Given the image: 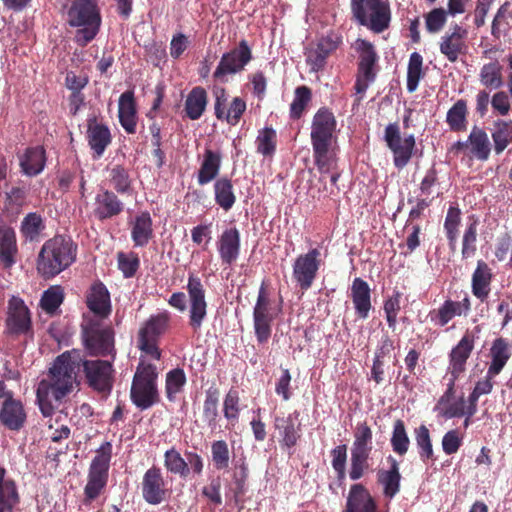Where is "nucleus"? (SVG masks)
I'll use <instances>...</instances> for the list:
<instances>
[{"instance_id": "f257e3e1", "label": "nucleus", "mask_w": 512, "mask_h": 512, "mask_svg": "<svg viewBox=\"0 0 512 512\" xmlns=\"http://www.w3.org/2000/svg\"><path fill=\"white\" fill-rule=\"evenodd\" d=\"M81 361L82 351H65L54 360L49 369L48 379L39 382L36 399L44 417L53 414V401L60 402L73 391L77 384V371L81 368Z\"/></svg>"}, {"instance_id": "f03ea898", "label": "nucleus", "mask_w": 512, "mask_h": 512, "mask_svg": "<svg viewBox=\"0 0 512 512\" xmlns=\"http://www.w3.org/2000/svg\"><path fill=\"white\" fill-rule=\"evenodd\" d=\"M337 121L333 112L327 107L317 110L311 124V144L313 158L321 174L329 173L332 169V143L335 139Z\"/></svg>"}, {"instance_id": "7ed1b4c3", "label": "nucleus", "mask_w": 512, "mask_h": 512, "mask_svg": "<svg viewBox=\"0 0 512 512\" xmlns=\"http://www.w3.org/2000/svg\"><path fill=\"white\" fill-rule=\"evenodd\" d=\"M76 256L77 244L72 238L56 235L43 244L37 259V270L44 278H52L70 267Z\"/></svg>"}, {"instance_id": "20e7f679", "label": "nucleus", "mask_w": 512, "mask_h": 512, "mask_svg": "<svg viewBox=\"0 0 512 512\" xmlns=\"http://www.w3.org/2000/svg\"><path fill=\"white\" fill-rule=\"evenodd\" d=\"M102 18L95 0H72L67 10V23L77 28L75 41L81 47L90 43L99 33Z\"/></svg>"}, {"instance_id": "39448f33", "label": "nucleus", "mask_w": 512, "mask_h": 512, "mask_svg": "<svg viewBox=\"0 0 512 512\" xmlns=\"http://www.w3.org/2000/svg\"><path fill=\"white\" fill-rule=\"evenodd\" d=\"M81 340L88 355L108 357L114 361L116 356L115 332L105 320L82 318L80 324Z\"/></svg>"}, {"instance_id": "423d86ee", "label": "nucleus", "mask_w": 512, "mask_h": 512, "mask_svg": "<svg viewBox=\"0 0 512 512\" xmlns=\"http://www.w3.org/2000/svg\"><path fill=\"white\" fill-rule=\"evenodd\" d=\"M112 449L111 442L105 441L96 450V456L89 466L87 483L84 487V505H90L105 491L109 478Z\"/></svg>"}, {"instance_id": "0eeeda50", "label": "nucleus", "mask_w": 512, "mask_h": 512, "mask_svg": "<svg viewBox=\"0 0 512 512\" xmlns=\"http://www.w3.org/2000/svg\"><path fill=\"white\" fill-rule=\"evenodd\" d=\"M157 378L158 372L154 364L139 363L133 377L130 398L140 410H146L159 401Z\"/></svg>"}, {"instance_id": "6e6552de", "label": "nucleus", "mask_w": 512, "mask_h": 512, "mask_svg": "<svg viewBox=\"0 0 512 512\" xmlns=\"http://www.w3.org/2000/svg\"><path fill=\"white\" fill-rule=\"evenodd\" d=\"M351 12L355 20L374 33L389 28L391 9L388 0H351Z\"/></svg>"}, {"instance_id": "1a4fd4ad", "label": "nucleus", "mask_w": 512, "mask_h": 512, "mask_svg": "<svg viewBox=\"0 0 512 512\" xmlns=\"http://www.w3.org/2000/svg\"><path fill=\"white\" fill-rule=\"evenodd\" d=\"M279 310L273 306L266 285L263 282L259 288L256 304L253 309L254 331L258 343H266L271 337L272 323Z\"/></svg>"}, {"instance_id": "9d476101", "label": "nucleus", "mask_w": 512, "mask_h": 512, "mask_svg": "<svg viewBox=\"0 0 512 512\" xmlns=\"http://www.w3.org/2000/svg\"><path fill=\"white\" fill-rule=\"evenodd\" d=\"M186 290L189 302L188 323L194 332H198L207 317L206 289L199 276L189 273Z\"/></svg>"}, {"instance_id": "9b49d317", "label": "nucleus", "mask_w": 512, "mask_h": 512, "mask_svg": "<svg viewBox=\"0 0 512 512\" xmlns=\"http://www.w3.org/2000/svg\"><path fill=\"white\" fill-rule=\"evenodd\" d=\"M323 263L322 254L318 248L309 249L296 257L292 266V276L302 291L312 287Z\"/></svg>"}, {"instance_id": "f8f14e48", "label": "nucleus", "mask_w": 512, "mask_h": 512, "mask_svg": "<svg viewBox=\"0 0 512 512\" xmlns=\"http://www.w3.org/2000/svg\"><path fill=\"white\" fill-rule=\"evenodd\" d=\"M5 334L14 338L33 335L31 312L24 300L18 296H12L8 300Z\"/></svg>"}, {"instance_id": "ddd939ff", "label": "nucleus", "mask_w": 512, "mask_h": 512, "mask_svg": "<svg viewBox=\"0 0 512 512\" xmlns=\"http://www.w3.org/2000/svg\"><path fill=\"white\" fill-rule=\"evenodd\" d=\"M112 362L102 359L88 360L82 354L81 367L89 387L100 393H110L114 381Z\"/></svg>"}, {"instance_id": "4468645a", "label": "nucleus", "mask_w": 512, "mask_h": 512, "mask_svg": "<svg viewBox=\"0 0 512 512\" xmlns=\"http://www.w3.org/2000/svg\"><path fill=\"white\" fill-rule=\"evenodd\" d=\"M384 141L393 154L394 166L403 169L411 160L416 146L414 135L401 137L398 122L390 123L384 131Z\"/></svg>"}, {"instance_id": "2eb2a0df", "label": "nucleus", "mask_w": 512, "mask_h": 512, "mask_svg": "<svg viewBox=\"0 0 512 512\" xmlns=\"http://www.w3.org/2000/svg\"><path fill=\"white\" fill-rule=\"evenodd\" d=\"M356 44V50L359 53V62L354 88L356 93L364 94L369 84L376 78L375 66L378 61V55L371 42L358 39Z\"/></svg>"}, {"instance_id": "dca6fc26", "label": "nucleus", "mask_w": 512, "mask_h": 512, "mask_svg": "<svg viewBox=\"0 0 512 512\" xmlns=\"http://www.w3.org/2000/svg\"><path fill=\"white\" fill-rule=\"evenodd\" d=\"M253 59L252 49L247 40L242 39L238 45L224 53L213 73L215 79L224 81L227 75L237 74Z\"/></svg>"}, {"instance_id": "f3484780", "label": "nucleus", "mask_w": 512, "mask_h": 512, "mask_svg": "<svg viewBox=\"0 0 512 512\" xmlns=\"http://www.w3.org/2000/svg\"><path fill=\"white\" fill-rule=\"evenodd\" d=\"M141 493L150 505H159L170 496V489L159 467L152 466L146 470L142 477Z\"/></svg>"}, {"instance_id": "a211bd4d", "label": "nucleus", "mask_w": 512, "mask_h": 512, "mask_svg": "<svg viewBox=\"0 0 512 512\" xmlns=\"http://www.w3.org/2000/svg\"><path fill=\"white\" fill-rule=\"evenodd\" d=\"M85 303L89 313H84L82 318L106 320L112 313L110 292L101 281L90 286L86 292Z\"/></svg>"}, {"instance_id": "6ab92c4d", "label": "nucleus", "mask_w": 512, "mask_h": 512, "mask_svg": "<svg viewBox=\"0 0 512 512\" xmlns=\"http://www.w3.org/2000/svg\"><path fill=\"white\" fill-rule=\"evenodd\" d=\"M467 36L468 31L466 28L459 24H454L452 28L445 32L440 38L439 50L441 54H443L449 62H457L461 55L467 54Z\"/></svg>"}, {"instance_id": "aec40b11", "label": "nucleus", "mask_w": 512, "mask_h": 512, "mask_svg": "<svg viewBox=\"0 0 512 512\" xmlns=\"http://www.w3.org/2000/svg\"><path fill=\"white\" fill-rule=\"evenodd\" d=\"M471 311V300L467 294L461 301L447 299L437 309L429 312L428 318L438 327L446 326L456 316H467Z\"/></svg>"}, {"instance_id": "412c9836", "label": "nucleus", "mask_w": 512, "mask_h": 512, "mask_svg": "<svg viewBox=\"0 0 512 512\" xmlns=\"http://www.w3.org/2000/svg\"><path fill=\"white\" fill-rule=\"evenodd\" d=\"M474 344L475 336L466 331L449 353L448 375L460 377L466 371V363L474 349Z\"/></svg>"}, {"instance_id": "4be33fe9", "label": "nucleus", "mask_w": 512, "mask_h": 512, "mask_svg": "<svg viewBox=\"0 0 512 512\" xmlns=\"http://www.w3.org/2000/svg\"><path fill=\"white\" fill-rule=\"evenodd\" d=\"M341 43L342 37L333 31L321 37L316 48L307 55V63L311 70L314 72L322 70L329 55L336 51Z\"/></svg>"}, {"instance_id": "5701e85b", "label": "nucleus", "mask_w": 512, "mask_h": 512, "mask_svg": "<svg viewBox=\"0 0 512 512\" xmlns=\"http://www.w3.org/2000/svg\"><path fill=\"white\" fill-rule=\"evenodd\" d=\"M124 211V203L115 192L101 190L94 199L93 215L99 221H105L117 217Z\"/></svg>"}, {"instance_id": "b1692460", "label": "nucleus", "mask_w": 512, "mask_h": 512, "mask_svg": "<svg viewBox=\"0 0 512 512\" xmlns=\"http://www.w3.org/2000/svg\"><path fill=\"white\" fill-rule=\"evenodd\" d=\"M240 232L236 227L225 229L217 241V250L222 264L232 265L240 255Z\"/></svg>"}, {"instance_id": "393cba45", "label": "nucleus", "mask_w": 512, "mask_h": 512, "mask_svg": "<svg viewBox=\"0 0 512 512\" xmlns=\"http://www.w3.org/2000/svg\"><path fill=\"white\" fill-rule=\"evenodd\" d=\"M493 279L492 268L484 260H478L471 276V291L480 302H485L488 299Z\"/></svg>"}, {"instance_id": "a878e982", "label": "nucleus", "mask_w": 512, "mask_h": 512, "mask_svg": "<svg viewBox=\"0 0 512 512\" xmlns=\"http://www.w3.org/2000/svg\"><path fill=\"white\" fill-rule=\"evenodd\" d=\"M27 414L20 400H4L0 409V424L14 432L20 431L26 424Z\"/></svg>"}, {"instance_id": "bb28decb", "label": "nucleus", "mask_w": 512, "mask_h": 512, "mask_svg": "<svg viewBox=\"0 0 512 512\" xmlns=\"http://www.w3.org/2000/svg\"><path fill=\"white\" fill-rule=\"evenodd\" d=\"M345 512H377V504L363 484L350 487Z\"/></svg>"}, {"instance_id": "cd10ccee", "label": "nucleus", "mask_w": 512, "mask_h": 512, "mask_svg": "<svg viewBox=\"0 0 512 512\" xmlns=\"http://www.w3.org/2000/svg\"><path fill=\"white\" fill-rule=\"evenodd\" d=\"M299 412L294 411L287 417H276L274 426L279 431L281 443L287 448L294 447L301 437V422Z\"/></svg>"}, {"instance_id": "c85d7f7f", "label": "nucleus", "mask_w": 512, "mask_h": 512, "mask_svg": "<svg viewBox=\"0 0 512 512\" xmlns=\"http://www.w3.org/2000/svg\"><path fill=\"white\" fill-rule=\"evenodd\" d=\"M87 140L94 157L99 158L110 145L112 138L109 128L98 123L96 117H92L87 120Z\"/></svg>"}, {"instance_id": "c756f323", "label": "nucleus", "mask_w": 512, "mask_h": 512, "mask_svg": "<svg viewBox=\"0 0 512 512\" xmlns=\"http://www.w3.org/2000/svg\"><path fill=\"white\" fill-rule=\"evenodd\" d=\"M350 296L357 316L361 319L368 318L372 308L369 284L360 277L354 278L351 285Z\"/></svg>"}, {"instance_id": "7c9ffc66", "label": "nucleus", "mask_w": 512, "mask_h": 512, "mask_svg": "<svg viewBox=\"0 0 512 512\" xmlns=\"http://www.w3.org/2000/svg\"><path fill=\"white\" fill-rule=\"evenodd\" d=\"M119 122L128 134L136 132L137 110L133 91H125L121 94L118 104Z\"/></svg>"}, {"instance_id": "2f4dec72", "label": "nucleus", "mask_w": 512, "mask_h": 512, "mask_svg": "<svg viewBox=\"0 0 512 512\" xmlns=\"http://www.w3.org/2000/svg\"><path fill=\"white\" fill-rule=\"evenodd\" d=\"M387 461L390 464L388 470H379L377 473L378 483L383 487L385 497L392 499L400 491L401 474L399 464L393 456H388Z\"/></svg>"}, {"instance_id": "473e14b6", "label": "nucleus", "mask_w": 512, "mask_h": 512, "mask_svg": "<svg viewBox=\"0 0 512 512\" xmlns=\"http://www.w3.org/2000/svg\"><path fill=\"white\" fill-rule=\"evenodd\" d=\"M491 362L488 366V378H493L501 373L507 362L511 358L509 343L506 339L496 338L490 348Z\"/></svg>"}, {"instance_id": "72a5a7b5", "label": "nucleus", "mask_w": 512, "mask_h": 512, "mask_svg": "<svg viewBox=\"0 0 512 512\" xmlns=\"http://www.w3.org/2000/svg\"><path fill=\"white\" fill-rule=\"evenodd\" d=\"M207 104V91L201 86L193 87L185 99L183 110L185 117L193 121L200 119L206 110Z\"/></svg>"}, {"instance_id": "f704fd0d", "label": "nucleus", "mask_w": 512, "mask_h": 512, "mask_svg": "<svg viewBox=\"0 0 512 512\" xmlns=\"http://www.w3.org/2000/svg\"><path fill=\"white\" fill-rule=\"evenodd\" d=\"M153 237V221L147 211L138 214L131 226V238L134 246L144 247Z\"/></svg>"}, {"instance_id": "c9c22d12", "label": "nucleus", "mask_w": 512, "mask_h": 512, "mask_svg": "<svg viewBox=\"0 0 512 512\" xmlns=\"http://www.w3.org/2000/svg\"><path fill=\"white\" fill-rule=\"evenodd\" d=\"M45 162V150L40 146L27 148L20 157L22 172L28 176H36L41 173Z\"/></svg>"}, {"instance_id": "e433bc0d", "label": "nucleus", "mask_w": 512, "mask_h": 512, "mask_svg": "<svg viewBox=\"0 0 512 512\" xmlns=\"http://www.w3.org/2000/svg\"><path fill=\"white\" fill-rule=\"evenodd\" d=\"M171 315L168 311L150 316L140 328L138 336L158 340L168 329Z\"/></svg>"}, {"instance_id": "4c0bfd02", "label": "nucleus", "mask_w": 512, "mask_h": 512, "mask_svg": "<svg viewBox=\"0 0 512 512\" xmlns=\"http://www.w3.org/2000/svg\"><path fill=\"white\" fill-rule=\"evenodd\" d=\"M221 167V154L211 149H206L198 171L199 185H206L214 180Z\"/></svg>"}, {"instance_id": "58836bf2", "label": "nucleus", "mask_w": 512, "mask_h": 512, "mask_svg": "<svg viewBox=\"0 0 512 512\" xmlns=\"http://www.w3.org/2000/svg\"><path fill=\"white\" fill-rule=\"evenodd\" d=\"M470 153L481 161H486L491 152V144L487 133L482 128L474 126L468 136Z\"/></svg>"}, {"instance_id": "ea45409f", "label": "nucleus", "mask_w": 512, "mask_h": 512, "mask_svg": "<svg viewBox=\"0 0 512 512\" xmlns=\"http://www.w3.org/2000/svg\"><path fill=\"white\" fill-rule=\"evenodd\" d=\"M5 469L0 467V512H13L19 502L15 483L5 480Z\"/></svg>"}, {"instance_id": "a19ab883", "label": "nucleus", "mask_w": 512, "mask_h": 512, "mask_svg": "<svg viewBox=\"0 0 512 512\" xmlns=\"http://www.w3.org/2000/svg\"><path fill=\"white\" fill-rule=\"evenodd\" d=\"M467 102L464 99L457 100L446 114V123L453 132H462L467 129Z\"/></svg>"}, {"instance_id": "79ce46f5", "label": "nucleus", "mask_w": 512, "mask_h": 512, "mask_svg": "<svg viewBox=\"0 0 512 512\" xmlns=\"http://www.w3.org/2000/svg\"><path fill=\"white\" fill-rule=\"evenodd\" d=\"M215 202L225 211L230 210L236 202L232 181L226 177L214 183Z\"/></svg>"}, {"instance_id": "37998d69", "label": "nucleus", "mask_w": 512, "mask_h": 512, "mask_svg": "<svg viewBox=\"0 0 512 512\" xmlns=\"http://www.w3.org/2000/svg\"><path fill=\"white\" fill-rule=\"evenodd\" d=\"M223 415L227 420V428H234L238 422L241 412L240 397L236 389L231 388L223 400Z\"/></svg>"}, {"instance_id": "c03bdc74", "label": "nucleus", "mask_w": 512, "mask_h": 512, "mask_svg": "<svg viewBox=\"0 0 512 512\" xmlns=\"http://www.w3.org/2000/svg\"><path fill=\"white\" fill-rule=\"evenodd\" d=\"M512 19L511 3L504 2L497 10L491 24V35L499 40L502 35L506 34L510 28V20Z\"/></svg>"}, {"instance_id": "a18cd8bd", "label": "nucleus", "mask_w": 512, "mask_h": 512, "mask_svg": "<svg viewBox=\"0 0 512 512\" xmlns=\"http://www.w3.org/2000/svg\"><path fill=\"white\" fill-rule=\"evenodd\" d=\"M219 398L220 391L217 387L211 386L205 391L203 418L212 429L217 425Z\"/></svg>"}, {"instance_id": "49530a36", "label": "nucleus", "mask_w": 512, "mask_h": 512, "mask_svg": "<svg viewBox=\"0 0 512 512\" xmlns=\"http://www.w3.org/2000/svg\"><path fill=\"white\" fill-rule=\"evenodd\" d=\"M480 83L489 89H499L503 86L502 66L498 61L484 64L479 73Z\"/></svg>"}, {"instance_id": "de8ad7c7", "label": "nucleus", "mask_w": 512, "mask_h": 512, "mask_svg": "<svg viewBox=\"0 0 512 512\" xmlns=\"http://www.w3.org/2000/svg\"><path fill=\"white\" fill-rule=\"evenodd\" d=\"M492 139L496 154H501L512 142V121H495Z\"/></svg>"}, {"instance_id": "09e8293b", "label": "nucleus", "mask_w": 512, "mask_h": 512, "mask_svg": "<svg viewBox=\"0 0 512 512\" xmlns=\"http://www.w3.org/2000/svg\"><path fill=\"white\" fill-rule=\"evenodd\" d=\"M424 76L423 57L418 52H413L409 57L407 67L406 87L409 93H413L417 90L419 82Z\"/></svg>"}, {"instance_id": "8fccbe9b", "label": "nucleus", "mask_w": 512, "mask_h": 512, "mask_svg": "<svg viewBox=\"0 0 512 512\" xmlns=\"http://www.w3.org/2000/svg\"><path fill=\"white\" fill-rule=\"evenodd\" d=\"M311 100V89L306 85L298 86L294 91V98L290 104V118L294 120L300 119Z\"/></svg>"}, {"instance_id": "3c124183", "label": "nucleus", "mask_w": 512, "mask_h": 512, "mask_svg": "<svg viewBox=\"0 0 512 512\" xmlns=\"http://www.w3.org/2000/svg\"><path fill=\"white\" fill-rule=\"evenodd\" d=\"M390 443L393 451L399 456H403L408 452L410 439L403 420L397 419L394 422Z\"/></svg>"}, {"instance_id": "603ef678", "label": "nucleus", "mask_w": 512, "mask_h": 512, "mask_svg": "<svg viewBox=\"0 0 512 512\" xmlns=\"http://www.w3.org/2000/svg\"><path fill=\"white\" fill-rule=\"evenodd\" d=\"M109 181L119 194H129L131 191V178L128 170L122 165H114L108 170Z\"/></svg>"}, {"instance_id": "864d4df0", "label": "nucleus", "mask_w": 512, "mask_h": 512, "mask_svg": "<svg viewBox=\"0 0 512 512\" xmlns=\"http://www.w3.org/2000/svg\"><path fill=\"white\" fill-rule=\"evenodd\" d=\"M164 466L168 472L179 475L182 478H186L189 475L188 463L174 447L165 452Z\"/></svg>"}, {"instance_id": "5fc2aeb1", "label": "nucleus", "mask_w": 512, "mask_h": 512, "mask_svg": "<svg viewBox=\"0 0 512 512\" xmlns=\"http://www.w3.org/2000/svg\"><path fill=\"white\" fill-rule=\"evenodd\" d=\"M257 152L264 157H271L276 151L277 134L272 127H265L258 132L256 138Z\"/></svg>"}, {"instance_id": "6e6d98bb", "label": "nucleus", "mask_w": 512, "mask_h": 512, "mask_svg": "<svg viewBox=\"0 0 512 512\" xmlns=\"http://www.w3.org/2000/svg\"><path fill=\"white\" fill-rule=\"evenodd\" d=\"M371 452L351 450L349 477L353 481L361 479L369 470Z\"/></svg>"}, {"instance_id": "4d7b16f0", "label": "nucleus", "mask_w": 512, "mask_h": 512, "mask_svg": "<svg viewBox=\"0 0 512 512\" xmlns=\"http://www.w3.org/2000/svg\"><path fill=\"white\" fill-rule=\"evenodd\" d=\"M478 225L479 220L476 217H469V222L466 225L462 240V257L465 259L472 257L477 250L476 242Z\"/></svg>"}, {"instance_id": "13d9d810", "label": "nucleus", "mask_w": 512, "mask_h": 512, "mask_svg": "<svg viewBox=\"0 0 512 512\" xmlns=\"http://www.w3.org/2000/svg\"><path fill=\"white\" fill-rule=\"evenodd\" d=\"M186 381L185 372L181 368L172 369L166 374L165 391L170 401H173L175 396L182 391Z\"/></svg>"}, {"instance_id": "bf43d9fd", "label": "nucleus", "mask_w": 512, "mask_h": 512, "mask_svg": "<svg viewBox=\"0 0 512 512\" xmlns=\"http://www.w3.org/2000/svg\"><path fill=\"white\" fill-rule=\"evenodd\" d=\"M416 445L419 449V457L423 462L433 460V446L429 429L424 425H420L415 429Z\"/></svg>"}, {"instance_id": "052dcab7", "label": "nucleus", "mask_w": 512, "mask_h": 512, "mask_svg": "<svg viewBox=\"0 0 512 512\" xmlns=\"http://www.w3.org/2000/svg\"><path fill=\"white\" fill-rule=\"evenodd\" d=\"M211 460L216 470H226L230 463V450L225 440H216L211 444Z\"/></svg>"}, {"instance_id": "680f3d73", "label": "nucleus", "mask_w": 512, "mask_h": 512, "mask_svg": "<svg viewBox=\"0 0 512 512\" xmlns=\"http://www.w3.org/2000/svg\"><path fill=\"white\" fill-rule=\"evenodd\" d=\"M44 228L45 225L41 215L36 212H31L23 218L20 231L26 239L34 240Z\"/></svg>"}, {"instance_id": "e2e57ef3", "label": "nucleus", "mask_w": 512, "mask_h": 512, "mask_svg": "<svg viewBox=\"0 0 512 512\" xmlns=\"http://www.w3.org/2000/svg\"><path fill=\"white\" fill-rule=\"evenodd\" d=\"M461 212L456 207H450L447 211V215L444 221V229L446 233L447 240L449 242V247L454 250L457 238H458V228L461 220Z\"/></svg>"}, {"instance_id": "0e129e2a", "label": "nucleus", "mask_w": 512, "mask_h": 512, "mask_svg": "<svg viewBox=\"0 0 512 512\" xmlns=\"http://www.w3.org/2000/svg\"><path fill=\"white\" fill-rule=\"evenodd\" d=\"M373 433L367 422L358 423L354 432V441L351 450L372 451Z\"/></svg>"}, {"instance_id": "69168bd1", "label": "nucleus", "mask_w": 512, "mask_h": 512, "mask_svg": "<svg viewBox=\"0 0 512 512\" xmlns=\"http://www.w3.org/2000/svg\"><path fill=\"white\" fill-rule=\"evenodd\" d=\"M64 300V293L60 286H51L44 291L40 305L41 308L48 314H53L59 308Z\"/></svg>"}, {"instance_id": "338daca9", "label": "nucleus", "mask_w": 512, "mask_h": 512, "mask_svg": "<svg viewBox=\"0 0 512 512\" xmlns=\"http://www.w3.org/2000/svg\"><path fill=\"white\" fill-rule=\"evenodd\" d=\"M347 449L346 444H341L331 450V464L340 485L343 484L346 479Z\"/></svg>"}, {"instance_id": "774afa93", "label": "nucleus", "mask_w": 512, "mask_h": 512, "mask_svg": "<svg viewBox=\"0 0 512 512\" xmlns=\"http://www.w3.org/2000/svg\"><path fill=\"white\" fill-rule=\"evenodd\" d=\"M402 293L394 291L393 294L384 301L383 310L389 328L394 329L397 324V317L401 310Z\"/></svg>"}]
</instances>
